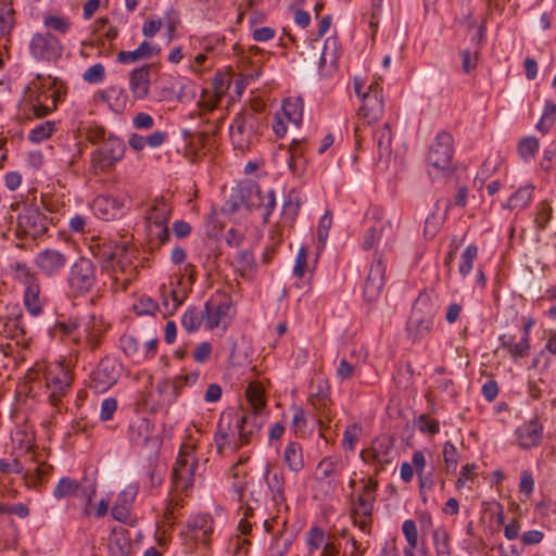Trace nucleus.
I'll return each instance as SVG.
<instances>
[{"instance_id":"7c9ffc66","label":"nucleus","mask_w":556,"mask_h":556,"mask_svg":"<svg viewBox=\"0 0 556 556\" xmlns=\"http://www.w3.org/2000/svg\"><path fill=\"white\" fill-rule=\"evenodd\" d=\"M92 207L94 214L103 220L114 219L121 210L118 201L108 195L97 197Z\"/></svg>"},{"instance_id":"7ed1b4c3","label":"nucleus","mask_w":556,"mask_h":556,"mask_svg":"<svg viewBox=\"0 0 556 556\" xmlns=\"http://www.w3.org/2000/svg\"><path fill=\"white\" fill-rule=\"evenodd\" d=\"M263 128L264 123L255 110L250 108L240 111L229 126L233 148L240 151L249 150Z\"/></svg>"},{"instance_id":"0eeeda50","label":"nucleus","mask_w":556,"mask_h":556,"mask_svg":"<svg viewBox=\"0 0 556 556\" xmlns=\"http://www.w3.org/2000/svg\"><path fill=\"white\" fill-rule=\"evenodd\" d=\"M435 313L437 307L431 298L426 293H420L407 321V332L414 341L424 338L431 331Z\"/></svg>"},{"instance_id":"69168bd1","label":"nucleus","mask_w":556,"mask_h":556,"mask_svg":"<svg viewBox=\"0 0 556 556\" xmlns=\"http://www.w3.org/2000/svg\"><path fill=\"white\" fill-rule=\"evenodd\" d=\"M433 540L439 554H450L448 535L445 530H435L433 533Z\"/></svg>"},{"instance_id":"9b49d317","label":"nucleus","mask_w":556,"mask_h":556,"mask_svg":"<svg viewBox=\"0 0 556 556\" xmlns=\"http://www.w3.org/2000/svg\"><path fill=\"white\" fill-rule=\"evenodd\" d=\"M48 226V217L38 207L26 206L17 217L16 237L37 239L47 232Z\"/></svg>"},{"instance_id":"58836bf2","label":"nucleus","mask_w":556,"mask_h":556,"mask_svg":"<svg viewBox=\"0 0 556 556\" xmlns=\"http://www.w3.org/2000/svg\"><path fill=\"white\" fill-rule=\"evenodd\" d=\"M245 396L250 412L262 414L266 405L263 387L258 382H250L245 389Z\"/></svg>"},{"instance_id":"79ce46f5","label":"nucleus","mask_w":556,"mask_h":556,"mask_svg":"<svg viewBox=\"0 0 556 556\" xmlns=\"http://www.w3.org/2000/svg\"><path fill=\"white\" fill-rule=\"evenodd\" d=\"M232 265L236 270L240 273L241 277H244L248 273L255 268L254 255L249 250L238 251L232 260Z\"/></svg>"},{"instance_id":"2f4dec72","label":"nucleus","mask_w":556,"mask_h":556,"mask_svg":"<svg viewBox=\"0 0 556 556\" xmlns=\"http://www.w3.org/2000/svg\"><path fill=\"white\" fill-rule=\"evenodd\" d=\"M40 282L33 283L24 290L23 303L26 311L34 317L39 316L43 311V302L40 298Z\"/></svg>"},{"instance_id":"e2e57ef3","label":"nucleus","mask_w":556,"mask_h":556,"mask_svg":"<svg viewBox=\"0 0 556 556\" xmlns=\"http://www.w3.org/2000/svg\"><path fill=\"white\" fill-rule=\"evenodd\" d=\"M308 250L305 247H301L298 251L293 274L298 278H302L307 268Z\"/></svg>"},{"instance_id":"2eb2a0df","label":"nucleus","mask_w":556,"mask_h":556,"mask_svg":"<svg viewBox=\"0 0 556 556\" xmlns=\"http://www.w3.org/2000/svg\"><path fill=\"white\" fill-rule=\"evenodd\" d=\"M344 468L345 464L339 456H326L317 464L314 479L325 494L336 491V478L341 476Z\"/></svg>"},{"instance_id":"4468645a","label":"nucleus","mask_w":556,"mask_h":556,"mask_svg":"<svg viewBox=\"0 0 556 556\" xmlns=\"http://www.w3.org/2000/svg\"><path fill=\"white\" fill-rule=\"evenodd\" d=\"M38 271L47 278L60 276L68 264V255L64 250L47 248L35 256Z\"/></svg>"},{"instance_id":"09e8293b","label":"nucleus","mask_w":556,"mask_h":556,"mask_svg":"<svg viewBox=\"0 0 556 556\" xmlns=\"http://www.w3.org/2000/svg\"><path fill=\"white\" fill-rule=\"evenodd\" d=\"M478 256V248L475 244L468 245L460 255V261L458 265V270L462 276L468 275L472 267L473 263Z\"/></svg>"},{"instance_id":"f03ea898","label":"nucleus","mask_w":556,"mask_h":556,"mask_svg":"<svg viewBox=\"0 0 556 556\" xmlns=\"http://www.w3.org/2000/svg\"><path fill=\"white\" fill-rule=\"evenodd\" d=\"M104 270L111 269L113 280L121 283L124 291L137 277V265L134 263L136 251L127 245L115 247L114 251H102L99 255Z\"/></svg>"},{"instance_id":"c756f323","label":"nucleus","mask_w":556,"mask_h":556,"mask_svg":"<svg viewBox=\"0 0 556 556\" xmlns=\"http://www.w3.org/2000/svg\"><path fill=\"white\" fill-rule=\"evenodd\" d=\"M160 47L144 40L132 51H119L117 53V61L123 64H132L140 60H149L160 54Z\"/></svg>"},{"instance_id":"5701e85b","label":"nucleus","mask_w":556,"mask_h":556,"mask_svg":"<svg viewBox=\"0 0 556 556\" xmlns=\"http://www.w3.org/2000/svg\"><path fill=\"white\" fill-rule=\"evenodd\" d=\"M236 422L239 424L238 432H240L241 442L245 445L260 432L265 418L261 413L250 412L242 416L236 414Z\"/></svg>"},{"instance_id":"ea45409f","label":"nucleus","mask_w":556,"mask_h":556,"mask_svg":"<svg viewBox=\"0 0 556 556\" xmlns=\"http://www.w3.org/2000/svg\"><path fill=\"white\" fill-rule=\"evenodd\" d=\"M0 333H8L12 339H16L17 343L20 339L24 340L26 329L22 323V315L20 314L14 318L0 317Z\"/></svg>"},{"instance_id":"a878e982","label":"nucleus","mask_w":556,"mask_h":556,"mask_svg":"<svg viewBox=\"0 0 556 556\" xmlns=\"http://www.w3.org/2000/svg\"><path fill=\"white\" fill-rule=\"evenodd\" d=\"M137 493L138 486L130 484L117 495L111 511L114 519L121 522H126L128 520L130 508Z\"/></svg>"},{"instance_id":"6e6552de","label":"nucleus","mask_w":556,"mask_h":556,"mask_svg":"<svg viewBox=\"0 0 556 556\" xmlns=\"http://www.w3.org/2000/svg\"><path fill=\"white\" fill-rule=\"evenodd\" d=\"M194 446L184 443L172 471V484L175 491L187 492L193 486L198 460L193 454Z\"/></svg>"},{"instance_id":"a19ab883","label":"nucleus","mask_w":556,"mask_h":556,"mask_svg":"<svg viewBox=\"0 0 556 556\" xmlns=\"http://www.w3.org/2000/svg\"><path fill=\"white\" fill-rule=\"evenodd\" d=\"M533 190L534 187L531 185L520 187L516 192H514L510 195L506 204V207L509 210L525 208L533 198Z\"/></svg>"},{"instance_id":"f8f14e48","label":"nucleus","mask_w":556,"mask_h":556,"mask_svg":"<svg viewBox=\"0 0 556 556\" xmlns=\"http://www.w3.org/2000/svg\"><path fill=\"white\" fill-rule=\"evenodd\" d=\"M125 150L126 146L124 141L110 135L102 146L92 152V166L97 170H109L123 159Z\"/></svg>"},{"instance_id":"20e7f679","label":"nucleus","mask_w":556,"mask_h":556,"mask_svg":"<svg viewBox=\"0 0 556 556\" xmlns=\"http://www.w3.org/2000/svg\"><path fill=\"white\" fill-rule=\"evenodd\" d=\"M384 103L382 97V87L378 81H372L368 86V90L362 94V106L358 110L357 116L361 125L354 128L355 144L361 146L363 140V126L371 125L379 121L383 114Z\"/></svg>"},{"instance_id":"c9c22d12","label":"nucleus","mask_w":556,"mask_h":556,"mask_svg":"<svg viewBox=\"0 0 556 556\" xmlns=\"http://www.w3.org/2000/svg\"><path fill=\"white\" fill-rule=\"evenodd\" d=\"M283 462L290 471L295 473L304 468L302 446L298 442H290L283 451Z\"/></svg>"},{"instance_id":"39448f33","label":"nucleus","mask_w":556,"mask_h":556,"mask_svg":"<svg viewBox=\"0 0 556 556\" xmlns=\"http://www.w3.org/2000/svg\"><path fill=\"white\" fill-rule=\"evenodd\" d=\"M454 141L451 134L439 132L427 155L428 172L431 177L448 175L452 172Z\"/></svg>"},{"instance_id":"b1692460","label":"nucleus","mask_w":556,"mask_h":556,"mask_svg":"<svg viewBox=\"0 0 556 556\" xmlns=\"http://www.w3.org/2000/svg\"><path fill=\"white\" fill-rule=\"evenodd\" d=\"M151 67V64H144L129 73V89L135 99L143 100L148 97Z\"/></svg>"},{"instance_id":"bf43d9fd","label":"nucleus","mask_w":556,"mask_h":556,"mask_svg":"<svg viewBox=\"0 0 556 556\" xmlns=\"http://www.w3.org/2000/svg\"><path fill=\"white\" fill-rule=\"evenodd\" d=\"M104 77V66L100 63L93 64L90 67H88L83 75L84 80L89 84L101 83L103 81Z\"/></svg>"},{"instance_id":"774afa93","label":"nucleus","mask_w":556,"mask_h":556,"mask_svg":"<svg viewBox=\"0 0 556 556\" xmlns=\"http://www.w3.org/2000/svg\"><path fill=\"white\" fill-rule=\"evenodd\" d=\"M212 354V345L208 342L200 343L193 351V358L197 363H206Z\"/></svg>"},{"instance_id":"ddd939ff","label":"nucleus","mask_w":556,"mask_h":556,"mask_svg":"<svg viewBox=\"0 0 556 556\" xmlns=\"http://www.w3.org/2000/svg\"><path fill=\"white\" fill-rule=\"evenodd\" d=\"M128 440L131 445L144 450V455L159 452L161 447V440L153 434V425L148 418H137L129 425Z\"/></svg>"},{"instance_id":"412c9836","label":"nucleus","mask_w":556,"mask_h":556,"mask_svg":"<svg viewBox=\"0 0 556 556\" xmlns=\"http://www.w3.org/2000/svg\"><path fill=\"white\" fill-rule=\"evenodd\" d=\"M72 383L71 375L62 367L58 372L49 371L46 376V384L49 390V402L52 406L56 407L61 399L66 394Z\"/></svg>"},{"instance_id":"dca6fc26","label":"nucleus","mask_w":556,"mask_h":556,"mask_svg":"<svg viewBox=\"0 0 556 556\" xmlns=\"http://www.w3.org/2000/svg\"><path fill=\"white\" fill-rule=\"evenodd\" d=\"M121 367L114 358L104 357L91 374L90 387L98 393H103L118 381Z\"/></svg>"},{"instance_id":"13d9d810","label":"nucleus","mask_w":556,"mask_h":556,"mask_svg":"<svg viewBox=\"0 0 556 556\" xmlns=\"http://www.w3.org/2000/svg\"><path fill=\"white\" fill-rule=\"evenodd\" d=\"M444 217L437 213H431L427 216L424 227V236L426 239H432L440 230Z\"/></svg>"},{"instance_id":"f257e3e1","label":"nucleus","mask_w":556,"mask_h":556,"mask_svg":"<svg viewBox=\"0 0 556 556\" xmlns=\"http://www.w3.org/2000/svg\"><path fill=\"white\" fill-rule=\"evenodd\" d=\"M226 205L227 211L231 213L240 206H245L248 210H263L266 222L276 206L275 191L273 189L263 191L258 184L249 182L233 190Z\"/></svg>"},{"instance_id":"bb28decb","label":"nucleus","mask_w":556,"mask_h":556,"mask_svg":"<svg viewBox=\"0 0 556 556\" xmlns=\"http://www.w3.org/2000/svg\"><path fill=\"white\" fill-rule=\"evenodd\" d=\"M213 523L211 515L202 514L192 517L188 522V528L194 540L207 545L213 533Z\"/></svg>"},{"instance_id":"f3484780","label":"nucleus","mask_w":556,"mask_h":556,"mask_svg":"<svg viewBox=\"0 0 556 556\" xmlns=\"http://www.w3.org/2000/svg\"><path fill=\"white\" fill-rule=\"evenodd\" d=\"M29 48L34 58L46 61L56 60L63 50L60 40L50 33L35 34Z\"/></svg>"},{"instance_id":"c03bdc74","label":"nucleus","mask_w":556,"mask_h":556,"mask_svg":"<svg viewBox=\"0 0 556 556\" xmlns=\"http://www.w3.org/2000/svg\"><path fill=\"white\" fill-rule=\"evenodd\" d=\"M80 490V483L68 477L62 478L56 486L54 488L53 495L58 498H64L67 496H78Z\"/></svg>"},{"instance_id":"4be33fe9","label":"nucleus","mask_w":556,"mask_h":556,"mask_svg":"<svg viewBox=\"0 0 556 556\" xmlns=\"http://www.w3.org/2000/svg\"><path fill=\"white\" fill-rule=\"evenodd\" d=\"M368 214H371V217H368V220L374 219V223L367 228L362 247L364 250H370L374 245L380 240L386 227H389L391 233L393 235L394 228L399 226V223L395 222V225L392 222H384L381 216V212L379 208L375 207L369 211Z\"/></svg>"},{"instance_id":"72a5a7b5","label":"nucleus","mask_w":556,"mask_h":556,"mask_svg":"<svg viewBox=\"0 0 556 556\" xmlns=\"http://www.w3.org/2000/svg\"><path fill=\"white\" fill-rule=\"evenodd\" d=\"M374 141L377 146L379 159H389L392 152V131L389 123H384L374 131Z\"/></svg>"},{"instance_id":"052dcab7","label":"nucleus","mask_w":556,"mask_h":556,"mask_svg":"<svg viewBox=\"0 0 556 556\" xmlns=\"http://www.w3.org/2000/svg\"><path fill=\"white\" fill-rule=\"evenodd\" d=\"M416 425H417L418 430L424 433L428 432L430 434H435L440 431V426H439L438 420L432 419L425 414L420 415L417 418Z\"/></svg>"},{"instance_id":"423d86ee","label":"nucleus","mask_w":556,"mask_h":556,"mask_svg":"<svg viewBox=\"0 0 556 556\" xmlns=\"http://www.w3.org/2000/svg\"><path fill=\"white\" fill-rule=\"evenodd\" d=\"M97 267L88 257H78L70 267L66 286L68 294L73 298L85 296L97 285Z\"/></svg>"},{"instance_id":"0e129e2a","label":"nucleus","mask_w":556,"mask_h":556,"mask_svg":"<svg viewBox=\"0 0 556 556\" xmlns=\"http://www.w3.org/2000/svg\"><path fill=\"white\" fill-rule=\"evenodd\" d=\"M403 534L412 548L416 547L418 540L417 526L414 520L407 519L402 525Z\"/></svg>"},{"instance_id":"a211bd4d","label":"nucleus","mask_w":556,"mask_h":556,"mask_svg":"<svg viewBox=\"0 0 556 556\" xmlns=\"http://www.w3.org/2000/svg\"><path fill=\"white\" fill-rule=\"evenodd\" d=\"M386 265L381 256H376L371 263L364 283V298L368 302L377 300L384 286Z\"/></svg>"},{"instance_id":"a18cd8bd","label":"nucleus","mask_w":556,"mask_h":556,"mask_svg":"<svg viewBox=\"0 0 556 556\" xmlns=\"http://www.w3.org/2000/svg\"><path fill=\"white\" fill-rule=\"evenodd\" d=\"M56 131V125L52 121H46L36 127H34L29 135L28 139L29 141L34 143H40L43 140H47L50 138L54 132Z\"/></svg>"},{"instance_id":"de8ad7c7","label":"nucleus","mask_w":556,"mask_h":556,"mask_svg":"<svg viewBox=\"0 0 556 556\" xmlns=\"http://www.w3.org/2000/svg\"><path fill=\"white\" fill-rule=\"evenodd\" d=\"M52 469V466L47 464L37 465L34 470L27 469L24 473L26 484L28 486H37L45 477L50 475Z\"/></svg>"},{"instance_id":"aec40b11","label":"nucleus","mask_w":556,"mask_h":556,"mask_svg":"<svg viewBox=\"0 0 556 556\" xmlns=\"http://www.w3.org/2000/svg\"><path fill=\"white\" fill-rule=\"evenodd\" d=\"M264 479L266 481L268 491L271 496V501L277 508L278 511H280V507H283L286 511L289 510V506L287 504L286 493H285V476L282 471L280 470H271L270 465H266Z\"/></svg>"},{"instance_id":"4c0bfd02","label":"nucleus","mask_w":556,"mask_h":556,"mask_svg":"<svg viewBox=\"0 0 556 556\" xmlns=\"http://www.w3.org/2000/svg\"><path fill=\"white\" fill-rule=\"evenodd\" d=\"M308 403L318 416L319 430L323 433L327 422H330L332 418L330 396L325 399L308 397Z\"/></svg>"},{"instance_id":"473e14b6","label":"nucleus","mask_w":556,"mask_h":556,"mask_svg":"<svg viewBox=\"0 0 556 556\" xmlns=\"http://www.w3.org/2000/svg\"><path fill=\"white\" fill-rule=\"evenodd\" d=\"M148 459L147 476L150 488H157L162 484L166 466L160 460L159 452L147 453Z\"/></svg>"},{"instance_id":"3c124183","label":"nucleus","mask_w":556,"mask_h":556,"mask_svg":"<svg viewBox=\"0 0 556 556\" xmlns=\"http://www.w3.org/2000/svg\"><path fill=\"white\" fill-rule=\"evenodd\" d=\"M325 531L314 526L305 533V543L308 548V554L312 555L316 549H318L325 543Z\"/></svg>"},{"instance_id":"9d476101","label":"nucleus","mask_w":556,"mask_h":556,"mask_svg":"<svg viewBox=\"0 0 556 556\" xmlns=\"http://www.w3.org/2000/svg\"><path fill=\"white\" fill-rule=\"evenodd\" d=\"M238 425L236 422V413L225 412L220 415L214 435L216 450L219 455L228 448L237 451L244 445L241 442L240 432H238Z\"/></svg>"},{"instance_id":"603ef678","label":"nucleus","mask_w":556,"mask_h":556,"mask_svg":"<svg viewBox=\"0 0 556 556\" xmlns=\"http://www.w3.org/2000/svg\"><path fill=\"white\" fill-rule=\"evenodd\" d=\"M552 213L553 208L547 201H541L538 204L536 214L534 218V224L538 230L542 231L547 227L552 218Z\"/></svg>"},{"instance_id":"c85d7f7f","label":"nucleus","mask_w":556,"mask_h":556,"mask_svg":"<svg viewBox=\"0 0 556 556\" xmlns=\"http://www.w3.org/2000/svg\"><path fill=\"white\" fill-rule=\"evenodd\" d=\"M170 214L172 205L163 197L155 198L146 215L149 231L152 232V225L167 224Z\"/></svg>"},{"instance_id":"4d7b16f0","label":"nucleus","mask_w":556,"mask_h":556,"mask_svg":"<svg viewBox=\"0 0 556 556\" xmlns=\"http://www.w3.org/2000/svg\"><path fill=\"white\" fill-rule=\"evenodd\" d=\"M43 25L60 34H66L70 29L71 23L67 18L58 15H47L43 18Z\"/></svg>"},{"instance_id":"864d4df0","label":"nucleus","mask_w":556,"mask_h":556,"mask_svg":"<svg viewBox=\"0 0 556 556\" xmlns=\"http://www.w3.org/2000/svg\"><path fill=\"white\" fill-rule=\"evenodd\" d=\"M202 323V313L199 314L195 308H188L181 317V325L188 332L197 331Z\"/></svg>"},{"instance_id":"393cba45","label":"nucleus","mask_w":556,"mask_h":556,"mask_svg":"<svg viewBox=\"0 0 556 556\" xmlns=\"http://www.w3.org/2000/svg\"><path fill=\"white\" fill-rule=\"evenodd\" d=\"M542 437L543 426L540 424L538 417L532 418L517 429L518 443L525 450L539 445Z\"/></svg>"},{"instance_id":"680f3d73","label":"nucleus","mask_w":556,"mask_h":556,"mask_svg":"<svg viewBox=\"0 0 556 556\" xmlns=\"http://www.w3.org/2000/svg\"><path fill=\"white\" fill-rule=\"evenodd\" d=\"M443 458L447 470H455L457 467V448L455 445L447 441L443 446Z\"/></svg>"},{"instance_id":"6e6d98bb","label":"nucleus","mask_w":556,"mask_h":556,"mask_svg":"<svg viewBox=\"0 0 556 556\" xmlns=\"http://www.w3.org/2000/svg\"><path fill=\"white\" fill-rule=\"evenodd\" d=\"M300 210L298 195L291 191L282 205V216L289 220H294Z\"/></svg>"},{"instance_id":"f704fd0d","label":"nucleus","mask_w":556,"mask_h":556,"mask_svg":"<svg viewBox=\"0 0 556 556\" xmlns=\"http://www.w3.org/2000/svg\"><path fill=\"white\" fill-rule=\"evenodd\" d=\"M500 342L501 346L505 349L514 359L522 358L529 354V338H521L519 342H515L513 336L502 334L500 336Z\"/></svg>"},{"instance_id":"338daca9","label":"nucleus","mask_w":556,"mask_h":556,"mask_svg":"<svg viewBox=\"0 0 556 556\" xmlns=\"http://www.w3.org/2000/svg\"><path fill=\"white\" fill-rule=\"evenodd\" d=\"M117 409V401L114 397L104 399L101 403L100 418L103 421L111 420Z\"/></svg>"},{"instance_id":"1a4fd4ad","label":"nucleus","mask_w":556,"mask_h":556,"mask_svg":"<svg viewBox=\"0 0 556 556\" xmlns=\"http://www.w3.org/2000/svg\"><path fill=\"white\" fill-rule=\"evenodd\" d=\"M378 481L369 478L356 496L351 501V514L353 522L362 531H366L372 516L374 505L377 497Z\"/></svg>"},{"instance_id":"37998d69","label":"nucleus","mask_w":556,"mask_h":556,"mask_svg":"<svg viewBox=\"0 0 556 556\" xmlns=\"http://www.w3.org/2000/svg\"><path fill=\"white\" fill-rule=\"evenodd\" d=\"M14 279L20 282L24 288L31 286L39 281L36 273L31 271L25 263H15L12 265Z\"/></svg>"},{"instance_id":"6ab92c4d","label":"nucleus","mask_w":556,"mask_h":556,"mask_svg":"<svg viewBox=\"0 0 556 556\" xmlns=\"http://www.w3.org/2000/svg\"><path fill=\"white\" fill-rule=\"evenodd\" d=\"M231 308V301L229 299H223L218 301L212 298L205 303L204 309L202 311V319L204 326L213 330L220 324L225 323Z\"/></svg>"},{"instance_id":"8fccbe9b","label":"nucleus","mask_w":556,"mask_h":556,"mask_svg":"<svg viewBox=\"0 0 556 556\" xmlns=\"http://www.w3.org/2000/svg\"><path fill=\"white\" fill-rule=\"evenodd\" d=\"M539 140L534 136L522 138L518 143V153L523 161H529L534 157L539 151Z\"/></svg>"},{"instance_id":"cd10ccee","label":"nucleus","mask_w":556,"mask_h":556,"mask_svg":"<svg viewBox=\"0 0 556 556\" xmlns=\"http://www.w3.org/2000/svg\"><path fill=\"white\" fill-rule=\"evenodd\" d=\"M110 556H128L132 545L127 529L114 528L109 538L108 544Z\"/></svg>"},{"instance_id":"49530a36","label":"nucleus","mask_w":556,"mask_h":556,"mask_svg":"<svg viewBox=\"0 0 556 556\" xmlns=\"http://www.w3.org/2000/svg\"><path fill=\"white\" fill-rule=\"evenodd\" d=\"M122 351L136 362L142 361L141 350L139 349L138 340L131 334H123L119 339Z\"/></svg>"},{"instance_id":"5fc2aeb1","label":"nucleus","mask_w":556,"mask_h":556,"mask_svg":"<svg viewBox=\"0 0 556 556\" xmlns=\"http://www.w3.org/2000/svg\"><path fill=\"white\" fill-rule=\"evenodd\" d=\"M362 428L357 424H352L343 432L342 446L344 450L353 451L361 435Z\"/></svg>"},{"instance_id":"e433bc0d","label":"nucleus","mask_w":556,"mask_h":556,"mask_svg":"<svg viewBox=\"0 0 556 556\" xmlns=\"http://www.w3.org/2000/svg\"><path fill=\"white\" fill-rule=\"evenodd\" d=\"M280 114L288 123L298 127L303 117V101L300 98H288L282 102Z\"/></svg>"}]
</instances>
